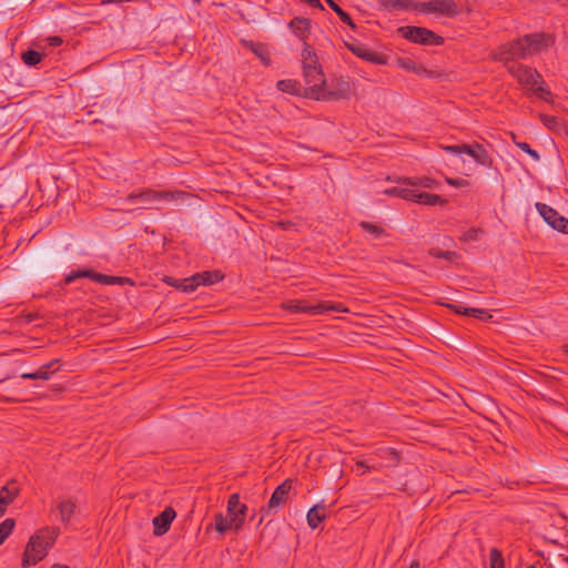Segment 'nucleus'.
<instances>
[{"instance_id": "1", "label": "nucleus", "mask_w": 568, "mask_h": 568, "mask_svg": "<svg viewBox=\"0 0 568 568\" xmlns=\"http://www.w3.org/2000/svg\"><path fill=\"white\" fill-rule=\"evenodd\" d=\"M60 529L58 527H43L30 537L22 557V566H34L41 561L54 545Z\"/></svg>"}, {"instance_id": "2", "label": "nucleus", "mask_w": 568, "mask_h": 568, "mask_svg": "<svg viewBox=\"0 0 568 568\" xmlns=\"http://www.w3.org/2000/svg\"><path fill=\"white\" fill-rule=\"evenodd\" d=\"M507 70L523 88L546 102L551 101V91L536 69L521 63H513L508 64Z\"/></svg>"}, {"instance_id": "3", "label": "nucleus", "mask_w": 568, "mask_h": 568, "mask_svg": "<svg viewBox=\"0 0 568 568\" xmlns=\"http://www.w3.org/2000/svg\"><path fill=\"white\" fill-rule=\"evenodd\" d=\"M224 278V274L221 271H204L195 273L194 275L182 278V280H175L169 277L166 280V283L181 290L185 293L194 292L200 285H212L215 284Z\"/></svg>"}, {"instance_id": "4", "label": "nucleus", "mask_w": 568, "mask_h": 568, "mask_svg": "<svg viewBox=\"0 0 568 568\" xmlns=\"http://www.w3.org/2000/svg\"><path fill=\"white\" fill-rule=\"evenodd\" d=\"M527 58L528 55L526 54L523 38L505 43L493 52V59L495 61L504 62L506 68H508V64L517 63L516 60Z\"/></svg>"}, {"instance_id": "5", "label": "nucleus", "mask_w": 568, "mask_h": 568, "mask_svg": "<svg viewBox=\"0 0 568 568\" xmlns=\"http://www.w3.org/2000/svg\"><path fill=\"white\" fill-rule=\"evenodd\" d=\"M398 33L415 43L424 45H440L444 43V38L436 34L429 29L423 27H400Z\"/></svg>"}, {"instance_id": "6", "label": "nucleus", "mask_w": 568, "mask_h": 568, "mask_svg": "<svg viewBox=\"0 0 568 568\" xmlns=\"http://www.w3.org/2000/svg\"><path fill=\"white\" fill-rule=\"evenodd\" d=\"M186 196H189V194L184 191H156L153 189H144L141 192H132L128 194L123 201L131 203L135 200L144 202H152L156 200L179 201L184 200Z\"/></svg>"}, {"instance_id": "7", "label": "nucleus", "mask_w": 568, "mask_h": 568, "mask_svg": "<svg viewBox=\"0 0 568 568\" xmlns=\"http://www.w3.org/2000/svg\"><path fill=\"white\" fill-rule=\"evenodd\" d=\"M416 8L417 11L426 14L436 13L448 18L456 17L459 13L458 6L454 0H430L420 2Z\"/></svg>"}, {"instance_id": "8", "label": "nucleus", "mask_w": 568, "mask_h": 568, "mask_svg": "<svg viewBox=\"0 0 568 568\" xmlns=\"http://www.w3.org/2000/svg\"><path fill=\"white\" fill-rule=\"evenodd\" d=\"M292 489V480L286 479L281 485H278L273 491L268 503L266 506H263L260 510L261 518L258 520V525L262 524L263 519L271 515L272 511H276V509L284 505L287 500L288 494Z\"/></svg>"}, {"instance_id": "9", "label": "nucleus", "mask_w": 568, "mask_h": 568, "mask_svg": "<svg viewBox=\"0 0 568 568\" xmlns=\"http://www.w3.org/2000/svg\"><path fill=\"white\" fill-rule=\"evenodd\" d=\"M247 514V506L240 500L239 494H232L227 500L226 516L235 531L242 529Z\"/></svg>"}, {"instance_id": "10", "label": "nucleus", "mask_w": 568, "mask_h": 568, "mask_svg": "<svg viewBox=\"0 0 568 568\" xmlns=\"http://www.w3.org/2000/svg\"><path fill=\"white\" fill-rule=\"evenodd\" d=\"M535 206L549 226L564 234H568V219L560 215L555 209L545 203L537 202Z\"/></svg>"}, {"instance_id": "11", "label": "nucleus", "mask_w": 568, "mask_h": 568, "mask_svg": "<svg viewBox=\"0 0 568 568\" xmlns=\"http://www.w3.org/2000/svg\"><path fill=\"white\" fill-rule=\"evenodd\" d=\"M523 42L526 48V54L531 57L542 49L551 45V37L546 33H530L523 37Z\"/></svg>"}, {"instance_id": "12", "label": "nucleus", "mask_w": 568, "mask_h": 568, "mask_svg": "<svg viewBox=\"0 0 568 568\" xmlns=\"http://www.w3.org/2000/svg\"><path fill=\"white\" fill-rule=\"evenodd\" d=\"M288 311L295 313H307V314H322L325 311H339L338 306L333 304L317 303V304H308L305 301H291L286 305Z\"/></svg>"}, {"instance_id": "13", "label": "nucleus", "mask_w": 568, "mask_h": 568, "mask_svg": "<svg viewBox=\"0 0 568 568\" xmlns=\"http://www.w3.org/2000/svg\"><path fill=\"white\" fill-rule=\"evenodd\" d=\"M347 49L356 57L377 65L387 64V57L383 53L372 51L361 43H346Z\"/></svg>"}, {"instance_id": "14", "label": "nucleus", "mask_w": 568, "mask_h": 568, "mask_svg": "<svg viewBox=\"0 0 568 568\" xmlns=\"http://www.w3.org/2000/svg\"><path fill=\"white\" fill-rule=\"evenodd\" d=\"M464 152L474 161L485 168H489L493 164V158L488 153V151L484 148L483 144L474 143V144H464Z\"/></svg>"}, {"instance_id": "15", "label": "nucleus", "mask_w": 568, "mask_h": 568, "mask_svg": "<svg viewBox=\"0 0 568 568\" xmlns=\"http://www.w3.org/2000/svg\"><path fill=\"white\" fill-rule=\"evenodd\" d=\"M175 516V510L172 507H166L162 513L153 518V534L155 536L166 534Z\"/></svg>"}, {"instance_id": "16", "label": "nucleus", "mask_w": 568, "mask_h": 568, "mask_svg": "<svg viewBox=\"0 0 568 568\" xmlns=\"http://www.w3.org/2000/svg\"><path fill=\"white\" fill-rule=\"evenodd\" d=\"M303 70L305 83L308 85V88L312 91H320L325 84L322 69L317 65L307 63L306 67H303Z\"/></svg>"}, {"instance_id": "17", "label": "nucleus", "mask_w": 568, "mask_h": 568, "mask_svg": "<svg viewBox=\"0 0 568 568\" xmlns=\"http://www.w3.org/2000/svg\"><path fill=\"white\" fill-rule=\"evenodd\" d=\"M20 489L14 480H10L0 489V518L6 514L7 507L19 496Z\"/></svg>"}, {"instance_id": "18", "label": "nucleus", "mask_w": 568, "mask_h": 568, "mask_svg": "<svg viewBox=\"0 0 568 568\" xmlns=\"http://www.w3.org/2000/svg\"><path fill=\"white\" fill-rule=\"evenodd\" d=\"M59 359H52L51 362L42 365L38 371L33 373H23L21 377L23 379H41L48 381L51 376L59 371Z\"/></svg>"}, {"instance_id": "19", "label": "nucleus", "mask_w": 568, "mask_h": 568, "mask_svg": "<svg viewBox=\"0 0 568 568\" xmlns=\"http://www.w3.org/2000/svg\"><path fill=\"white\" fill-rule=\"evenodd\" d=\"M447 308L452 310L456 314H462L466 316H471L478 320H488L491 318V315L483 308H473V307H465L462 305L456 304H444Z\"/></svg>"}, {"instance_id": "20", "label": "nucleus", "mask_w": 568, "mask_h": 568, "mask_svg": "<svg viewBox=\"0 0 568 568\" xmlns=\"http://www.w3.org/2000/svg\"><path fill=\"white\" fill-rule=\"evenodd\" d=\"M288 27L298 39L305 41L310 34L311 20L306 18L296 17L293 20H291Z\"/></svg>"}, {"instance_id": "21", "label": "nucleus", "mask_w": 568, "mask_h": 568, "mask_svg": "<svg viewBox=\"0 0 568 568\" xmlns=\"http://www.w3.org/2000/svg\"><path fill=\"white\" fill-rule=\"evenodd\" d=\"M307 524L312 529H315L322 524L325 518V506L323 504H317L313 506L307 513Z\"/></svg>"}, {"instance_id": "22", "label": "nucleus", "mask_w": 568, "mask_h": 568, "mask_svg": "<svg viewBox=\"0 0 568 568\" xmlns=\"http://www.w3.org/2000/svg\"><path fill=\"white\" fill-rule=\"evenodd\" d=\"M396 63L397 65L407 71V72H412V73H415L417 75H422V74H427L428 71L427 69L422 65V64H417L413 59L410 58H397L396 59Z\"/></svg>"}, {"instance_id": "23", "label": "nucleus", "mask_w": 568, "mask_h": 568, "mask_svg": "<svg viewBox=\"0 0 568 568\" xmlns=\"http://www.w3.org/2000/svg\"><path fill=\"white\" fill-rule=\"evenodd\" d=\"M57 509L60 514V520L68 525L77 510V505L70 499H63L58 504Z\"/></svg>"}, {"instance_id": "24", "label": "nucleus", "mask_w": 568, "mask_h": 568, "mask_svg": "<svg viewBox=\"0 0 568 568\" xmlns=\"http://www.w3.org/2000/svg\"><path fill=\"white\" fill-rule=\"evenodd\" d=\"M414 202L425 205H443L447 201L437 194L416 191Z\"/></svg>"}, {"instance_id": "25", "label": "nucleus", "mask_w": 568, "mask_h": 568, "mask_svg": "<svg viewBox=\"0 0 568 568\" xmlns=\"http://www.w3.org/2000/svg\"><path fill=\"white\" fill-rule=\"evenodd\" d=\"M212 527H214V529L221 535L225 534L227 530H234V527L231 524L229 517L224 516L222 513H217L214 515V525L210 524L206 527V530L209 531Z\"/></svg>"}, {"instance_id": "26", "label": "nucleus", "mask_w": 568, "mask_h": 568, "mask_svg": "<svg viewBox=\"0 0 568 568\" xmlns=\"http://www.w3.org/2000/svg\"><path fill=\"white\" fill-rule=\"evenodd\" d=\"M398 182L410 186H422L426 189H433L437 185V182L430 178H404Z\"/></svg>"}, {"instance_id": "27", "label": "nucleus", "mask_w": 568, "mask_h": 568, "mask_svg": "<svg viewBox=\"0 0 568 568\" xmlns=\"http://www.w3.org/2000/svg\"><path fill=\"white\" fill-rule=\"evenodd\" d=\"M384 193L386 195L397 196V197L414 202L416 190L394 186V187L385 190Z\"/></svg>"}, {"instance_id": "28", "label": "nucleus", "mask_w": 568, "mask_h": 568, "mask_svg": "<svg viewBox=\"0 0 568 568\" xmlns=\"http://www.w3.org/2000/svg\"><path fill=\"white\" fill-rule=\"evenodd\" d=\"M420 2H415L414 0H386L385 7L388 9H398V10H416L417 6Z\"/></svg>"}, {"instance_id": "29", "label": "nucleus", "mask_w": 568, "mask_h": 568, "mask_svg": "<svg viewBox=\"0 0 568 568\" xmlns=\"http://www.w3.org/2000/svg\"><path fill=\"white\" fill-rule=\"evenodd\" d=\"M276 88L282 92L295 95L300 94L301 91L300 82L291 79L277 81Z\"/></svg>"}, {"instance_id": "30", "label": "nucleus", "mask_w": 568, "mask_h": 568, "mask_svg": "<svg viewBox=\"0 0 568 568\" xmlns=\"http://www.w3.org/2000/svg\"><path fill=\"white\" fill-rule=\"evenodd\" d=\"M325 1L344 23L349 26L352 29H356V24L354 23L351 16L346 11H344L334 0H325Z\"/></svg>"}, {"instance_id": "31", "label": "nucleus", "mask_w": 568, "mask_h": 568, "mask_svg": "<svg viewBox=\"0 0 568 568\" xmlns=\"http://www.w3.org/2000/svg\"><path fill=\"white\" fill-rule=\"evenodd\" d=\"M359 227L371 234L374 239H379L384 235H387L384 227L373 224L371 222L362 221L359 222Z\"/></svg>"}, {"instance_id": "32", "label": "nucleus", "mask_w": 568, "mask_h": 568, "mask_svg": "<svg viewBox=\"0 0 568 568\" xmlns=\"http://www.w3.org/2000/svg\"><path fill=\"white\" fill-rule=\"evenodd\" d=\"M92 277H93L92 268H82V270L72 271L71 273H69L64 277L63 282L65 285H69L78 278H90L92 281Z\"/></svg>"}, {"instance_id": "33", "label": "nucleus", "mask_w": 568, "mask_h": 568, "mask_svg": "<svg viewBox=\"0 0 568 568\" xmlns=\"http://www.w3.org/2000/svg\"><path fill=\"white\" fill-rule=\"evenodd\" d=\"M248 45H250V49L252 50V52L261 59V61L263 62L264 65H270V63H271L270 53L263 44L250 42Z\"/></svg>"}, {"instance_id": "34", "label": "nucleus", "mask_w": 568, "mask_h": 568, "mask_svg": "<svg viewBox=\"0 0 568 568\" xmlns=\"http://www.w3.org/2000/svg\"><path fill=\"white\" fill-rule=\"evenodd\" d=\"M489 567L490 568H505L504 557L500 550L491 548L489 551Z\"/></svg>"}, {"instance_id": "35", "label": "nucleus", "mask_w": 568, "mask_h": 568, "mask_svg": "<svg viewBox=\"0 0 568 568\" xmlns=\"http://www.w3.org/2000/svg\"><path fill=\"white\" fill-rule=\"evenodd\" d=\"M16 526V521L12 518H7L0 524V545L8 538Z\"/></svg>"}, {"instance_id": "36", "label": "nucleus", "mask_w": 568, "mask_h": 568, "mask_svg": "<svg viewBox=\"0 0 568 568\" xmlns=\"http://www.w3.org/2000/svg\"><path fill=\"white\" fill-rule=\"evenodd\" d=\"M42 54L36 50H28L26 52L22 53V61L27 64V65H36L38 64L41 60H42Z\"/></svg>"}, {"instance_id": "37", "label": "nucleus", "mask_w": 568, "mask_h": 568, "mask_svg": "<svg viewBox=\"0 0 568 568\" xmlns=\"http://www.w3.org/2000/svg\"><path fill=\"white\" fill-rule=\"evenodd\" d=\"M539 119L542 122V124L549 130L556 131L559 130L560 128V122L557 116L540 113Z\"/></svg>"}, {"instance_id": "38", "label": "nucleus", "mask_w": 568, "mask_h": 568, "mask_svg": "<svg viewBox=\"0 0 568 568\" xmlns=\"http://www.w3.org/2000/svg\"><path fill=\"white\" fill-rule=\"evenodd\" d=\"M429 255L433 257H436V258H445L447 261H453L457 256V254L455 252L443 251L439 248H432L429 251Z\"/></svg>"}, {"instance_id": "39", "label": "nucleus", "mask_w": 568, "mask_h": 568, "mask_svg": "<svg viewBox=\"0 0 568 568\" xmlns=\"http://www.w3.org/2000/svg\"><path fill=\"white\" fill-rule=\"evenodd\" d=\"M92 281L104 285H114V276L98 273L94 270Z\"/></svg>"}, {"instance_id": "40", "label": "nucleus", "mask_w": 568, "mask_h": 568, "mask_svg": "<svg viewBox=\"0 0 568 568\" xmlns=\"http://www.w3.org/2000/svg\"><path fill=\"white\" fill-rule=\"evenodd\" d=\"M515 144L525 153H527L528 155H530L534 161H539L540 160V154L530 148V145L527 143V142H515Z\"/></svg>"}, {"instance_id": "41", "label": "nucleus", "mask_w": 568, "mask_h": 568, "mask_svg": "<svg viewBox=\"0 0 568 568\" xmlns=\"http://www.w3.org/2000/svg\"><path fill=\"white\" fill-rule=\"evenodd\" d=\"M316 54L308 50V48H305L303 51V67H306L307 63L316 65Z\"/></svg>"}, {"instance_id": "42", "label": "nucleus", "mask_w": 568, "mask_h": 568, "mask_svg": "<svg viewBox=\"0 0 568 568\" xmlns=\"http://www.w3.org/2000/svg\"><path fill=\"white\" fill-rule=\"evenodd\" d=\"M446 183L454 187H467L470 185V182L465 179L446 178Z\"/></svg>"}, {"instance_id": "43", "label": "nucleus", "mask_w": 568, "mask_h": 568, "mask_svg": "<svg viewBox=\"0 0 568 568\" xmlns=\"http://www.w3.org/2000/svg\"><path fill=\"white\" fill-rule=\"evenodd\" d=\"M464 144H455V145H446V146H443V149L448 152V153H453V154H462L464 152Z\"/></svg>"}, {"instance_id": "44", "label": "nucleus", "mask_w": 568, "mask_h": 568, "mask_svg": "<svg viewBox=\"0 0 568 568\" xmlns=\"http://www.w3.org/2000/svg\"><path fill=\"white\" fill-rule=\"evenodd\" d=\"M383 457L390 458L393 463H397L399 460V455L395 449L387 448L383 452Z\"/></svg>"}, {"instance_id": "45", "label": "nucleus", "mask_w": 568, "mask_h": 568, "mask_svg": "<svg viewBox=\"0 0 568 568\" xmlns=\"http://www.w3.org/2000/svg\"><path fill=\"white\" fill-rule=\"evenodd\" d=\"M479 233H481V230H479V229H469L466 232L465 237H466V240L476 241V240H478Z\"/></svg>"}, {"instance_id": "46", "label": "nucleus", "mask_w": 568, "mask_h": 568, "mask_svg": "<svg viewBox=\"0 0 568 568\" xmlns=\"http://www.w3.org/2000/svg\"><path fill=\"white\" fill-rule=\"evenodd\" d=\"M124 284H132V281L129 277L114 276V285H124Z\"/></svg>"}, {"instance_id": "47", "label": "nucleus", "mask_w": 568, "mask_h": 568, "mask_svg": "<svg viewBox=\"0 0 568 568\" xmlns=\"http://www.w3.org/2000/svg\"><path fill=\"white\" fill-rule=\"evenodd\" d=\"M62 43V39L60 37H52L50 38V44L59 45Z\"/></svg>"}, {"instance_id": "48", "label": "nucleus", "mask_w": 568, "mask_h": 568, "mask_svg": "<svg viewBox=\"0 0 568 568\" xmlns=\"http://www.w3.org/2000/svg\"><path fill=\"white\" fill-rule=\"evenodd\" d=\"M51 568H70L67 565L54 564Z\"/></svg>"}, {"instance_id": "49", "label": "nucleus", "mask_w": 568, "mask_h": 568, "mask_svg": "<svg viewBox=\"0 0 568 568\" xmlns=\"http://www.w3.org/2000/svg\"><path fill=\"white\" fill-rule=\"evenodd\" d=\"M409 568H419V562L418 561H413L410 564Z\"/></svg>"}, {"instance_id": "50", "label": "nucleus", "mask_w": 568, "mask_h": 568, "mask_svg": "<svg viewBox=\"0 0 568 568\" xmlns=\"http://www.w3.org/2000/svg\"><path fill=\"white\" fill-rule=\"evenodd\" d=\"M356 466H357V467H365V468H368V467L365 465V463H364V462H357V463H356Z\"/></svg>"}, {"instance_id": "51", "label": "nucleus", "mask_w": 568, "mask_h": 568, "mask_svg": "<svg viewBox=\"0 0 568 568\" xmlns=\"http://www.w3.org/2000/svg\"><path fill=\"white\" fill-rule=\"evenodd\" d=\"M562 351H564V353H565L566 355H568V345H564V346H562Z\"/></svg>"}, {"instance_id": "52", "label": "nucleus", "mask_w": 568, "mask_h": 568, "mask_svg": "<svg viewBox=\"0 0 568 568\" xmlns=\"http://www.w3.org/2000/svg\"><path fill=\"white\" fill-rule=\"evenodd\" d=\"M36 317V315H29V322L32 321Z\"/></svg>"}, {"instance_id": "53", "label": "nucleus", "mask_w": 568, "mask_h": 568, "mask_svg": "<svg viewBox=\"0 0 568 568\" xmlns=\"http://www.w3.org/2000/svg\"><path fill=\"white\" fill-rule=\"evenodd\" d=\"M558 2H568V0H557Z\"/></svg>"}, {"instance_id": "54", "label": "nucleus", "mask_w": 568, "mask_h": 568, "mask_svg": "<svg viewBox=\"0 0 568 568\" xmlns=\"http://www.w3.org/2000/svg\"><path fill=\"white\" fill-rule=\"evenodd\" d=\"M527 568H537V567H536L535 565H530V566H529V567H527Z\"/></svg>"}, {"instance_id": "55", "label": "nucleus", "mask_w": 568, "mask_h": 568, "mask_svg": "<svg viewBox=\"0 0 568 568\" xmlns=\"http://www.w3.org/2000/svg\"><path fill=\"white\" fill-rule=\"evenodd\" d=\"M194 2H200L201 0H193Z\"/></svg>"}]
</instances>
